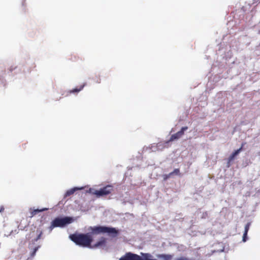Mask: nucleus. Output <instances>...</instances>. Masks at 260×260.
Returning <instances> with one entry per match:
<instances>
[{"label": "nucleus", "instance_id": "1", "mask_svg": "<svg viewBox=\"0 0 260 260\" xmlns=\"http://www.w3.org/2000/svg\"><path fill=\"white\" fill-rule=\"evenodd\" d=\"M70 239L76 245L83 247H91V244L93 241L90 233L74 234L70 236Z\"/></svg>", "mask_w": 260, "mask_h": 260}, {"label": "nucleus", "instance_id": "2", "mask_svg": "<svg viewBox=\"0 0 260 260\" xmlns=\"http://www.w3.org/2000/svg\"><path fill=\"white\" fill-rule=\"evenodd\" d=\"M152 255L149 253L141 252V255L132 253L126 252L121 257L119 260H157L152 258Z\"/></svg>", "mask_w": 260, "mask_h": 260}, {"label": "nucleus", "instance_id": "3", "mask_svg": "<svg viewBox=\"0 0 260 260\" xmlns=\"http://www.w3.org/2000/svg\"><path fill=\"white\" fill-rule=\"evenodd\" d=\"M91 231V235L92 234H100L102 233H108L110 235H113V236L115 237L118 234V231L114 228H110L104 226H95L93 227H90Z\"/></svg>", "mask_w": 260, "mask_h": 260}, {"label": "nucleus", "instance_id": "4", "mask_svg": "<svg viewBox=\"0 0 260 260\" xmlns=\"http://www.w3.org/2000/svg\"><path fill=\"white\" fill-rule=\"evenodd\" d=\"M92 190V189L90 188L89 191L90 193L96 195L97 197H100L110 194L113 190V186L111 185H107L100 190H95L93 191Z\"/></svg>", "mask_w": 260, "mask_h": 260}, {"label": "nucleus", "instance_id": "5", "mask_svg": "<svg viewBox=\"0 0 260 260\" xmlns=\"http://www.w3.org/2000/svg\"><path fill=\"white\" fill-rule=\"evenodd\" d=\"M73 219L70 217H65L63 218H56L52 222L51 225L53 227H63L66 224L71 223Z\"/></svg>", "mask_w": 260, "mask_h": 260}, {"label": "nucleus", "instance_id": "6", "mask_svg": "<svg viewBox=\"0 0 260 260\" xmlns=\"http://www.w3.org/2000/svg\"><path fill=\"white\" fill-rule=\"evenodd\" d=\"M187 128L188 127L187 126L182 127L180 131L171 136L169 141H173L175 140L179 139L184 135V131L187 130Z\"/></svg>", "mask_w": 260, "mask_h": 260}, {"label": "nucleus", "instance_id": "7", "mask_svg": "<svg viewBox=\"0 0 260 260\" xmlns=\"http://www.w3.org/2000/svg\"><path fill=\"white\" fill-rule=\"evenodd\" d=\"M106 246V239L105 238H102L100 240L97 242L93 246H91L90 248H95L98 247H105Z\"/></svg>", "mask_w": 260, "mask_h": 260}, {"label": "nucleus", "instance_id": "8", "mask_svg": "<svg viewBox=\"0 0 260 260\" xmlns=\"http://www.w3.org/2000/svg\"><path fill=\"white\" fill-rule=\"evenodd\" d=\"M244 143H242V145H241V147L239 149H237V150H235V151H234V152H233V153H232V154L230 156V157H229V158H228V163H230L231 161H232V160L234 159L236 155H238V154H239V153L242 151V149H243V147L244 146Z\"/></svg>", "mask_w": 260, "mask_h": 260}, {"label": "nucleus", "instance_id": "9", "mask_svg": "<svg viewBox=\"0 0 260 260\" xmlns=\"http://www.w3.org/2000/svg\"><path fill=\"white\" fill-rule=\"evenodd\" d=\"M156 256L162 260H172L173 255L171 254H158Z\"/></svg>", "mask_w": 260, "mask_h": 260}, {"label": "nucleus", "instance_id": "10", "mask_svg": "<svg viewBox=\"0 0 260 260\" xmlns=\"http://www.w3.org/2000/svg\"><path fill=\"white\" fill-rule=\"evenodd\" d=\"M47 210V209H32L30 208L29 209V213L30 215H29V217L31 218L35 215H36L37 213L40 212L44 211L45 210Z\"/></svg>", "mask_w": 260, "mask_h": 260}, {"label": "nucleus", "instance_id": "11", "mask_svg": "<svg viewBox=\"0 0 260 260\" xmlns=\"http://www.w3.org/2000/svg\"><path fill=\"white\" fill-rule=\"evenodd\" d=\"M250 225V223H249V222L247 223L245 225L244 233L243 236V241H244V242H245L247 240V233L249 231Z\"/></svg>", "mask_w": 260, "mask_h": 260}, {"label": "nucleus", "instance_id": "12", "mask_svg": "<svg viewBox=\"0 0 260 260\" xmlns=\"http://www.w3.org/2000/svg\"><path fill=\"white\" fill-rule=\"evenodd\" d=\"M85 85H86V83H83L82 85H80L79 88L77 87V88L73 89V90H70L69 93H72L78 92L80 91L81 90H82Z\"/></svg>", "mask_w": 260, "mask_h": 260}, {"label": "nucleus", "instance_id": "13", "mask_svg": "<svg viewBox=\"0 0 260 260\" xmlns=\"http://www.w3.org/2000/svg\"><path fill=\"white\" fill-rule=\"evenodd\" d=\"M78 189L77 188H73L68 190L66 193V196H70L73 194L76 190Z\"/></svg>", "mask_w": 260, "mask_h": 260}, {"label": "nucleus", "instance_id": "14", "mask_svg": "<svg viewBox=\"0 0 260 260\" xmlns=\"http://www.w3.org/2000/svg\"><path fill=\"white\" fill-rule=\"evenodd\" d=\"M180 175V170L179 169H175L173 172L170 173V175Z\"/></svg>", "mask_w": 260, "mask_h": 260}, {"label": "nucleus", "instance_id": "15", "mask_svg": "<svg viewBox=\"0 0 260 260\" xmlns=\"http://www.w3.org/2000/svg\"><path fill=\"white\" fill-rule=\"evenodd\" d=\"M39 248V246H38V247H35L32 250V251L30 253V257H33L35 255L36 253L38 251Z\"/></svg>", "mask_w": 260, "mask_h": 260}, {"label": "nucleus", "instance_id": "16", "mask_svg": "<svg viewBox=\"0 0 260 260\" xmlns=\"http://www.w3.org/2000/svg\"><path fill=\"white\" fill-rule=\"evenodd\" d=\"M176 260H191L188 258H187L184 256H181L180 257L177 258Z\"/></svg>", "mask_w": 260, "mask_h": 260}, {"label": "nucleus", "instance_id": "17", "mask_svg": "<svg viewBox=\"0 0 260 260\" xmlns=\"http://www.w3.org/2000/svg\"><path fill=\"white\" fill-rule=\"evenodd\" d=\"M171 176H172V175H170V173L169 174H166V175H164V180H166L169 178H170Z\"/></svg>", "mask_w": 260, "mask_h": 260}, {"label": "nucleus", "instance_id": "18", "mask_svg": "<svg viewBox=\"0 0 260 260\" xmlns=\"http://www.w3.org/2000/svg\"><path fill=\"white\" fill-rule=\"evenodd\" d=\"M42 234V232H41L39 234V235L37 236V238L35 239L36 241H38L39 239H40L41 238Z\"/></svg>", "mask_w": 260, "mask_h": 260}]
</instances>
